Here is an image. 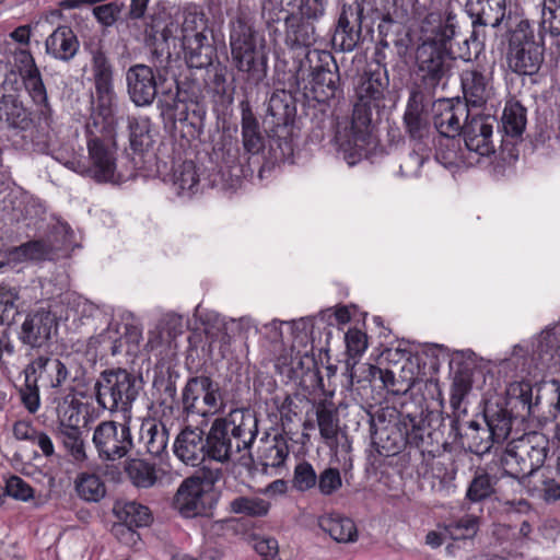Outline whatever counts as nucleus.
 <instances>
[{"instance_id":"4c0bfd02","label":"nucleus","mask_w":560,"mask_h":560,"mask_svg":"<svg viewBox=\"0 0 560 560\" xmlns=\"http://www.w3.org/2000/svg\"><path fill=\"white\" fill-rule=\"evenodd\" d=\"M472 387V375L470 370L462 369L455 372L452 386L450 404L455 418H460L466 413V408L463 407V401Z\"/></svg>"},{"instance_id":"49530a36","label":"nucleus","mask_w":560,"mask_h":560,"mask_svg":"<svg viewBox=\"0 0 560 560\" xmlns=\"http://www.w3.org/2000/svg\"><path fill=\"white\" fill-rule=\"evenodd\" d=\"M78 495L89 502H98L104 498L106 488L102 479L95 474H81L75 480Z\"/></svg>"},{"instance_id":"f257e3e1","label":"nucleus","mask_w":560,"mask_h":560,"mask_svg":"<svg viewBox=\"0 0 560 560\" xmlns=\"http://www.w3.org/2000/svg\"><path fill=\"white\" fill-rule=\"evenodd\" d=\"M384 83L381 73H364L357 88V102L350 119L337 122L335 141L338 153L349 166L358 164L373 130V113L384 106Z\"/></svg>"},{"instance_id":"c03bdc74","label":"nucleus","mask_w":560,"mask_h":560,"mask_svg":"<svg viewBox=\"0 0 560 560\" xmlns=\"http://www.w3.org/2000/svg\"><path fill=\"white\" fill-rule=\"evenodd\" d=\"M316 420L320 436L325 441L337 439L339 431V418L332 405L322 402L316 408Z\"/></svg>"},{"instance_id":"37998d69","label":"nucleus","mask_w":560,"mask_h":560,"mask_svg":"<svg viewBox=\"0 0 560 560\" xmlns=\"http://www.w3.org/2000/svg\"><path fill=\"white\" fill-rule=\"evenodd\" d=\"M280 432L273 430V433L266 432L259 441L258 452L261 460L262 471L269 474L271 468L277 471L280 467Z\"/></svg>"},{"instance_id":"aec40b11","label":"nucleus","mask_w":560,"mask_h":560,"mask_svg":"<svg viewBox=\"0 0 560 560\" xmlns=\"http://www.w3.org/2000/svg\"><path fill=\"white\" fill-rule=\"evenodd\" d=\"M120 524L114 526V534L125 542H135L138 534L132 527L147 526L151 522L150 510L138 502L127 501L117 503L114 508Z\"/></svg>"},{"instance_id":"338daca9","label":"nucleus","mask_w":560,"mask_h":560,"mask_svg":"<svg viewBox=\"0 0 560 560\" xmlns=\"http://www.w3.org/2000/svg\"><path fill=\"white\" fill-rule=\"evenodd\" d=\"M5 495L26 502L34 498V489L20 476L12 475L5 479Z\"/></svg>"},{"instance_id":"a19ab883","label":"nucleus","mask_w":560,"mask_h":560,"mask_svg":"<svg viewBox=\"0 0 560 560\" xmlns=\"http://www.w3.org/2000/svg\"><path fill=\"white\" fill-rule=\"evenodd\" d=\"M125 472L137 488H150L158 480L154 465L141 458L128 459L125 464Z\"/></svg>"},{"instance_id":"473e14b6","label":"nucleus","mask_w":560,"mask_h":560,"mask_svg":"<svg viewBox=\"0 0 560 560\" xmlns=\"http://www.w3.org/2000/svg\"><path fill=\"white\" fill-rule=\"evenodd\" d=\"M140 441L148 454L160 457L167 447L168 430L161 422L147 420L141 424Z\"/></svg>"},{"instance_id":"0eeeda50","label":"nucleus","mask_w":560,"mask_h":560,"mask_svg":"<svg viewBox=\"0 0 560 560\" xmlns=\"http://www.w3.org/2000/svg\"><path fill=\"white\" fill-rule=\"evenodd\" d=\"M536 38L534 28L528 20H521L511 32L506 62L509 69L518 75H535L544 62L547 39L540 32Z\"/></svg>"},{"instance_id":"69168bd1","label":"nucleus","mask_w":560,"mask_h":560,"mask_svg":"<svg viewBox=\"0 0 560 560\" xmlns=\"http://www.w3.org/2000/svg\"><path fill=\"white\" fill-rule=\"evenodd\" d=\"M317 476L307 462L299 463L294 468L293 487L299 491H307L316 486Z\"/></svg>"},{"instance_id":"7c9ffc66","label":"nucleus","mask_w":560,"mask_h":560,"mask_svg":"<svg viewBox=\"0 0 560 560\" xmlns=\"http://www.w3.org/2000/svg\"><path fill=\"white\" fill-rule=\"evenodd\" d=\"M46 51L54 58L69 61L79 48L73 31L68 26H59L46 39Z\"/></svg>"},{"instance_id":"58836bf2","label":"nucleus","mask_w":560,"mask_h":560,"mask_svg":"<svg viewBox=\"0 0 560 560\" xmlns=\"http://www.w3.org/2000/svg\"><path fill=\"white\" fill-rule=\"evenodd\" d=\"M311 77L310 85L316 100L325 101L335 96L339 81L336 72L317 67L312 71Z\"/></svg>"},{"instance_id":"9b49d317","label":"nucleus","mask_w":560,"mask_h":560,"mask_svg":"<svg viewBox=\"0 0 560 560\" xmlns=\"http://www.w3.org/2000/svg\"><path fill=\"white\" fill-rule=\"evenodd\" d=\"M230 45L233 60L240 71L260 78L265 68V56L257 43V34L244 20L232 23Z\"/></svg>"},{"instance_id":"dca6fc26","label":"nucleus","mask_w":560,"mask_h":560,"mask_svg":"<svg viewBox=\"0 0 560 560\" xmlns=\"http://www.w3.org/2000/svg\"><path fill=\"white\" fill-rule=\"evenodd\" d=\"M495 119L491 116L471 115L462 132L465 147L477 156H490L494 153L493 127Z\"/></svg>"},{"instance_id":"5701e85b","label":"nucleus","mask_w":560,"mask_h":560,"mask_svg":"<svg viewBox=\"0 0 560 560\" xmlns=\"http://www.w3.org/2000/svg\"><path fill=\"white\" fill-rule=\"evenodd\" d=\"M456 19L453 14L443 18L440 13L431 12L424 16L420 24L422 43L447 47L456 35Z\"/></svg>"},{"instance_id":"a211bd4d","label":"nucleus","mask_w":560,"mask_h":560,"mask_svg":"<svg viewBox=\"0 0 560 560\" xmlns=\"http://www.w3.org/2000/svg\"><path fill=\"white\" fill-rule=\"evenodd\" d=\"M433 122L440 135L453 138L460 135L464 124L470 118L467 104L459 100H439L433 105Z\"/></svg>"},{"instance_id":"cd10ccee","label":"nucleus","mask_w":560,"mask_h":560,"mask_svg":"<svg viewBox=\"0 0 560 560\" xmlns=\"http://www.w3.org/2000/svg\"><path fill=\"white\" fill-rule=\"evenodd\" d=\"M185 60L190 68L202 69L212 65L217 56V49L213 45L212 33L210 35H201L188 37L182 40Z\"/></svg>"},{"instance_id":"7ed1b4c3","label":"nucleus","mask_w":560,"mask_h":560,"mask_svg":"<svg viewBox=\"0 0 560 560\" xmlns=\"http://www.w3.org/2000/svg\"><path fill=\"white\" fill-rule=\"evenodd\" d=\"M88 136V160L73 159L65 165L98 183L120 184L124 176L116 172V147L114 142V117L109 119L91 116L85 126Z\"/></svg>"},{"instance_id":"79ce46f5","label":"nucleus","mask_w":560,"mask_h":560,"mask_svg":"<svg viewBox=\"0 0 560 560\" xmlns=\"http://www.w3.org/2000/svg\"><path fill=\"white\" fill-rule=\"evenodd\" d=\"M535 390L537 392L538 412L547 407L548 415L557 418L560 413V382L550 380L537 383Z\"/></svg>"},{"instance_id":"052dcab7","label":"nucleus","mask_w":560,"mask_h":560,"mask_svg":"<svg viewBox=\"0 0 560 560\" xmlns=\"http://www.w3.org/2000/svg\"><path fill=\"white\" fill-rule=\"evenodd\" d=\"M479 527V518L475 515H464L459 520L451 522L446 530L454 539L471 538Z\"/></svg>"},{"instance_id":"f03ea898","label":"nucleus","mask_w":560,"mask_h":560,"mask_svg":"<svg viewBox=\"0 0 560 560\" xmlns=\"http://www.w3.org/2000/svg\"><path fill=\"white\" fill-rule=\"evenodd\" d=\"M258 433L255 412L247 408L233 409L226 417L217 418L206 434L208 458L224 464L238 462L248 465L249 448Z\"/></svg>"},{"instance_id":"680f3d73","label":"nucleus","mask_w":560,"mask_h":560,"mask_svg":"<svg viewBox=\"0 0 560 560\" xmlns=\"http://www.w3.org/2000/svg\"><path fill=\"white\" fill-rule=\"evenodd\" d=\"M429 158V149L424 144L418 143L400 164V174L402 176H417L424 161Z\"/></svg>"},{"instance_id":"de8ad7c7","label":"nucleus","mask_w":560,"mask_h":560,"mask_svg":"<svg viewBox=\"0 0 560 560\" xmlns=\"http://www.w3.org/2000/svg\"><path fill=\"white\" fill-rule=\"evenodd\" d=\"M229 509L235 514L261 517L268 513L270 504L257 497H236L230 502Z\"/></svg>"},{"instance_id":"72a5a7b5","label":"nucleus","mask_w":560,"mask_h":560,"mask_svg":"<svg viewBox=\"0 0 560 560\" xmlns=\"http://www.w3.org/2000/svg\"><path fill=\"white\" fill-rule=\"evenodd\" d=\"M467 12L480 25L498 27L505 18V0H486L477 4H466Z\"/></svg>"},{"instance_id":"e2e57ef3","label":"nucleus","mask_w":560,"mask_h":560,"mask_svg":"<svg viewBox=\"0 0 560 560\" xmlns=\"http://www.w3.org/2000/svg\"><path fill=\"white\" fill-rule=\"evenodd\" d=\"M404 120L408 133L415 141H417L416 147H418V143L422 144L421 141L424 140L429 133L427 120L417 110H407L405 113Z\"/></svg>"},{"instance_id":"5fc2aeb1","label":"nucleus","mask_w":560,"mask_h":560,"mask_svg":"<svg viewBox=\"0 0 560 560\" xmlns=\"http://www.w3.org/2000/svg\"><path fill=\"white\" fill-rule=\"evenodd\" d=\"M23 83L28 92L33 102L40 107V109L50 108L47 100V92L44 85L38 68H32L23 74Z\"/></svg>"},{"instance_id":"2eb2a0df","label":"nucleus","mask_w":560,"mask_h":560,"mask_svg":"<svg viewBox=\"0 0 560 560\" xmlns=\"http://www.w3.org/2000/svg\"><path fill=\"white\" fill-rule=\"evenodd\" d=\"M214 501L210 491L199 477L186 478L178 487L174 499V509L184 517L209 515Z\"/></svg>"},{"instance_id":"1a4fd4ad","label":"nucleus","mask_w":560,"mask_h":560,"mask_svg":"<svg viewBox=\"0 0 560 560\" xmlns=\"http://www.w3.org/2000/svg\"><path fill=\"white\" fill-rule=\"evenodd\" d=\"M180 408L186 418L221 412L224 400L219 383L207 375L189 377L182 390Z\"/></svg>"},{"instance_id":"2f4dec72","label":"nucleus","mask_w":560,"mask_h":560,"mask_svg":"<svg viewBox=\"0 0 560 560\" xmlns=\"http://www.w3.org/2000/svg\"><path fill=\"white\" fill-rule=\"evenodd\" d=\"M318 526L337 542H353L358 538L354 522L341 514L332 513L320 516Z\"/></svg>"},{"instance_id":"20e7f679","label":"nucleus","mask_w":560,"mask_h":560,"mask_svg":"<svg viewBox=\"0 0 560 560\" xmlns=\"http://www.w3.org/2000/svg\"><path fill=\"white\" fill-rule=\"evenodd\" d=\"M548 453V438L540 432H528L509 442L501 456V466L506 476L525 483L537 476Z\"/></svg>"},{"instance_id":"8fccbe9b","label":"nucleus","mask_w":560,"mask_h":560,"mask_svg":"<svg viewBox=\"0 0 560 560\" xmlns=\"http://www.w3.org/2000/svg\"><path fill=\"white\" fill-rule=\"evenodd\" d=\"M523 485L532 494H537L547 502L560 499V483L553 478L545 476L544 472L539 471L535 478H529Z\"/></svg>"},{"instance_id":"774afa93","label":"nucleus","mask_w":560,"mask_h":560,"mask_svg":"<svg viewBox=\"0 0 560 560\" xmlns=\"http://www.w3.org/2000/svg\"><path fill=\"white\" fill-rule=\"evenodd\" d=\"M487 25H480L477 23V20L472 21V31L469 37L464 39V46H466L465 51H460L458 57L465 61L471 60L472 51L470 46L474 48L475 55L479 54L483 47V40L486 37L485 27Z\"/></svg>"},{"instance_id":"6e6d98bb","label":"nucleus","mask_w":560,"mask_h":560,"mask_svg":"<svg viewBox=\"0 0 560 560\" xmlns=\"http://www.w3.org/2000/svg\"><path fill=\"white\" fill-rule=\"evenodd\" d=\"M494 492V480L485 471H478L470 481L466 498L470 502H480Z\"/></svg>"},{"instance_id":"bf43d9fd","label":"nucleus","mask_w":560,"mask_h":560,"mask_svg":"<svg viewBox=\"0 0 560 560\" xmlns=\"http://www.w3.org/2000/svg\"><path fill=\"white\" fill-rule=\"evenodd\" d=\"M182 40L201 35H210L212 32L207 25L202 13L186 12L180 27Z\"/></svg>"},{"instance_id":"423d86ee","label":"nucleus","mask_w":560,"mask_h":560,"mask_svg":"<svg viewBox=\"0 0 560 560\" xmlns=\"http://www.w3.org/2000/svg\"><path fill=\"white\" fill-rule=\"evenodd\" d=\"M282 11L287 12L285 23V44L289 47V55L293 60L292 67L285 74H289L288 81L290 88L300 89L301 79L304 80V72L310 68L308 56L310 46L314 42L315 30L311 20L317 18H308L299 10L294 11L292 5L282 7Z\"/></svg>"},{"instance_id":"603ef678","label":"nucleus","mask_w":560,"mask_h":560,"mask_svg":"<svg viewBox=\"0 0 560 560\" xmlns=\"http://www.w3.org/2000/svg\"><path fill=\"white\" fill-rule=\"evenodd\" d=\"M198 183L199 175L192 161H185L174 170L173 184L177 188L178 195L194 192V188L197 187Z\"/></svg>"},{"instance_id":"3c124183","label":"nucleus","mask_w":560,"mask_h":560,"mask_svg":"<svg viewBox=\"0 0 560 560\" xmlns=\"http://www.w3.org/2000/svg\"><path fill=\"white\" fill-rule=\"evenodd\" d=\"M57 432L65 450L75 462L82 463L88 459L85 441L81 428L59 430Z\"/></svg>"},{"instance_id":"c85d7f7f","label":"nucleus","mask_w":560,"mask_h":560,"mask_svg":"<svg viewBox=\"0 0 560 560\" xmlns=\"http://www.w3.org/2000/svg\"><path fill=\"white\" fill-rule=\"evenodd\" d=\"M534 353L544 368H560V324L539 334Z\"/></svg>"},{"instance_id":"ea45409f","label":"nucleus","mask_w":560,"mask_h":560,"mask_svg":"<svg viewBox=\"0 0 560 560\" xmlns=\"http://www.w3.org/2000/svg\"><path fill=\"white\" fill-rule=\"evenodd\" d=\"M510 401L516 400L522 405L523 417L538 413L537 392L527 381L513 382L508 387Z\"/></svg>"},{"instance_id":"4468645a","label":"nucleus","mask_w":560,"mask_h":560,"mask_svg":"<svg viewBox=\"0 0 560 560\" xmlns=\"http://www.w3.org/2000/svg\"><path fill=\"white\" fill-rule=\"evenodd\" d=\"M92 74L96 95V106L92 116L109 119V117H114L116 101L114 70L109 59L101 48L92 51Z\"/></svg>"},{"instance_id":"bb28decb","label":"nucleus","mask_w":560,"mask_h":560,"mask_svg":"<svg viewBox=\"0 0 560 560\" xmlns=\"http://www.w3.org/2000/svg\"><path fill=\"white\" fill-rule=\"evenodd\" d=\"M460 83L467 106L481 107L490 96V80L478 69L464 70Z\"/></svg>"},{"instance_id":"9d476101","label":"nucleus","mask_w":560,"mask_h":560,"mask_svg":"<svg viewBox=\"0 0 560 560\" xmlns=\"http://www.w3.org/2000/svg\"><path fill=\"white\" fill-rule=\"evenodd\" d=\"M129 420L125 419L124 422L103 420L94 428L92 444L101 462H117L133 448Z\"/></svg>"},{"instance_id":"c9c22d12","label":"nucleus","mask_w":560,"mask_h":560,"mask_svg":"<svg viewBox=\"0 0 560 560\" xmlns=\"http://www.w3.org/2000/svg\"><path fill=\"white\" fill-rule=\"evenodd\" d=\"M241 110L243 147L246 152L256 154L262 148V137L259 132L258 121L252 112L248 101L241 103Z\"/></svg>"},{"instance_id":"4d7b16f0","label":"nucleus","mask_w":560,"mask_h":560,"mask_svg":"<svg viewBox=\"0 0 560 560\" xmlns=\"http://www.w3.org/2000/svg\"><path fill=\"white\" fill-rule=\"evenodd\" d=\"M130 130V144L133 150L142 151L152 142L150 136V122L148 118L138 119L130 117L128 119Z\"/></svg>"},{"instance_id":"f8f14e48","label":"nucleus","mask_w":560,"mask_h":560,"mask_svg":"<svg viewBox=\"0 0 560 560\" xmlns=\"http://www.w3.org/2000/svg\"><path fill=\"white\" fill-rule=\"evenodd\" d=\"M455 57L448 47L421 43L416 50L417 75L429 91L451 77Z\"/></svg>"},{"instance_id":"412c9836","label":"nucleus","mask_w":560,"mask_h":560,"mask_svg":"<svg viewBox=\"0 0 560 560\" xmlns=\"http://www.w3.org/2000/svg\"><path fill=\"white\" fill-rule=\"evenodd\" d=\"M362 13L360 7L343 8L332 36V45L341 51H352L361 39Z\"/></svg>"},{"instance_id":"c756f323","label":"nucleus","mask_w":560,"mask_h":560,"mask_svg":"<svg viewBox=\"0 0 560 560\" xmlns=\"http://www.w3.org/2000/svg\"><path fill=\"white\" fill-rule=\"evenodd\" d=\"M0 121L5 122L10 128L20 130H27L33 124L31 112L14 94H3L1 96Z\"/></svg>"},{"instance_id":"4be33fe9","label":"nucleus","mask_w":560,"mask_h":560,"mask_svg":"<svg viewBox=\"0 0 560 560\" xmlns=\"http://www.w3.org/2000/svg\"><path fill=\"white\" fill-rule=\"evenodd\" d=\"M207 448L205 432L198 427L182 430L174 445L176 456L191 466H197L208 457Z\"/></svg>"},{"instance_id":"09e8293b","label":"nucleus","mask_w":560,"mask_h":560,"mask_svg":"<svg viewBox=\"0 0 560 560\" xmlns=\"http://www.w3.org/2000/svg\"><path fill=\"white\" fill-rule=\"evenodd\" d=\"M59 246L47 240H33L21 244L15 248V254L20 258L28 260H46L52 257Z\"/></svg>"},{"instance_id":"864d4df0","label":"nucleus","mask_w":560,"mask_h":560,"mask_svg":"<svg viewBox=\"0 0 560 560\" xmlns=\"http://www.w3.org/2000/svg\"><path fill=\"white\" fill-rule=\"evenodd\" d=\"M59 430L78 429L81 422V402L74 398L65 399L57 407Z\"/></svg>"},{"instance_id":"f3484780","label":"nucleus","mask_w":560,"mask_h":560,"mask_svg":"<svg viewBox=\"0 0 560 560\" xmlns=\"http://www.w3.org/2000/svg\"><path fill=\"white\" fill-rule=\"evenodd\" d=\"M57 328L56 315L49 310L40 308L26 315L19 338L26 346L40 348L50 340Z\"/></svg>"},{"instance_id":"6ab92c4d","label":"nucleus","mask_w":560,"mask_h":560,"mask_svg":"<svg viewBox=\"0 0 560 560\" xmlns=\"http://www.w3.org/2000/svg\"><path fill=\"white\" fill-rule=\"evenodd\" d=\"M127 92L136 106L151 105L158 94V79L153 69L136 63L126 71Z\"/></svg>"},{"instance_id":"ddd939ff","label":"nucleus","mask_w":560,"mask_h":560,"mask_svg":"<svg viewBox=\"0 0 560 560\" xmlns=\"http://www.w3.org/2000/svg\"><path fill=\"white\" fill-rule=\"evenodd\" d=\"M398 430L401 436H404L406 444L418 448L423 458L428 455V459L432 462V475L436 478H445L446 472L442 469L445 464L443 458L435 457L434 451L428 448L431 444L432 432L423 417V411L401 413Z\"/></svg>"},{"instance_id":"39448f33","label":"nucleus","mask_w":560,"mask_h":560,"mask_svg":"<svg viewBox=\"0 0 560 560\" xmlns=\"http://www.w3.org/2000/svg\"><path fill=\"white\" fill-rule=\"evenodd\" d=\"M142 389V378L125 369L104 370L94 384L95 400L110 415L122 413L131 418V409Z\"/></svg>"},{"instance_id":"e433bc0d","label":"nucleus","mask_w":560,"mask_h":560,"mask_svg":"<svg viewBox=\"0 0 560 560\" xmlns=\"http://www.w3.org/2000/svg\"><path fill=\"white\" fill-rule=\"evenodd\" d=\"M485 418L487 429L495 443H501L508 439L512 430L513 417L506 408L489 407L486 409Z\"/></svg>"},{"instance_id":"b1692460","label":"nucleus","mask_w":560,"mask_h":560,"mask_svg":"<svg viewBox=\"0 0 560 560\" xmlns=\"http://www.w3.org/2000/svg\"><path fill=\"white\" fill-rule=\"evenodd\" d=\"M37 382L42 381L44 385L57 388L67 381L69 371L66 364L58 358L49 355H38L24 369Z\"/></svg>"},{"instance_id":"13d9d810","label":"nucleus","mask_w":560,"mask_h":560,"mask_svg":"<svg viewBox=\"0 0 560 560\" xmlns=\"http://www.w3.org/2000/svg\"><path fill=\"white\" fill-rule=\"evenodd\" d=\"M24 385L20 388L19 394L21 401L30 413H35L40 406L39 388L37 385V377H33L25 370Z\"/></svg>"},{"instance_id":"a878e982","label":"nucleus","mask_w":560,"mask_h":560,"mask_svg":"<svg viewBox=\"0 0 560 560\" xmlns=\"http://www.w3.org/2000/svg\"><path fill=\"white\" fill-rule=\"evenodd\" d=\"M539 30L542 37H549L550 57H560V0H542Z\"/></svg>"},{"instance_id":"6e6552de","label":"nucleus","mask_w":560,"mask_h":560,"mask_svg":"<svg viewBox=\"0 0 560 560\" xmlns=\"http://www.w3.org/2000/svg\"><path fill=\"white\" fill-rule=\"evenodd\" d=\"M290 327V378L299 381L300 384L307 380L313 382L317 377V364L314 357L313 346V319L302 317L288 323Z\"/></svg>"},{"instance_id":"f704fd0d","label":"nucleus","mask_w":560,"mask_h":560,"mask_svg":"<svg viewBox=\"0 0 560 560\" xmlns=\"http://www.w3.org/2000/svg\"><path fill=\"white\" fill-rule=\"evenodd\" d=\"M527 122V110L520 101L510 98L504 105L501 117L503 132L512 138L523 135Z\"/></svg>"},{"instance_id":"a18cd8bd","label":"nucleus","mask_w":560,"mask_h":560,"mask_svg":"<svg viewBox=\"0 0 560 560\" xmlns=\"http://www.w3.org/2000/svg\"><path fill=\"white\" fill-rule=\"evenodd\" d=\"M51 117L50 108L39 109L38 124L31 131V140L34 150L39 153H48L51 145Z\"/></svg>"},{"instance_id":"0e129e2a","label":"nucleus","mask_w":560,"mask_h":560,"mask_svg":"<svg viewBox=\"0 0 560 560\" xmlns=\"http://www.w3.org/2000/svg\"><path fill=\"white\" fill-rule=\"evenodd\" d=\"M124 8V3L113 1L94 7L93 15L102 26L110 27L118 21Z\"/></svg>"},{"instance_id":"393cba45","label":"nucleus","mask_w":560,"mask_h":560,"mask_svg":"<svg viewBox=\"0 0 560 560\" xmlns=\"http://www.w3.org/2000/svg\"><path fill=\"white\" fill-rule=\"evenodd\" d=\"M451 427L455 436L459 438L460 443L471 453L478 455L488 453L495 443L488 429L481 428L476 421H467L463 424L459 418H455Z\"/></svg>"}]
</instances>
